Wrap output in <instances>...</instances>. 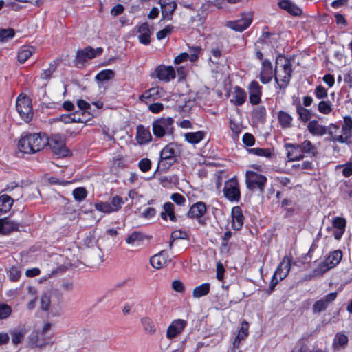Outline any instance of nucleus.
<instances>
[{"mask_svg":"<svg viewBox=\"0 0 352 352\" xmlns=\"http://www.w3.org/2000/svg\"><path fill=\"white\" fill-rule=\"evenodd\" d=\"M14 30L12 28L0 29V41H7L14 36Z\"/></svg>","mask_w":352,"mask_h":352,"instance_id":"nucleus-49","label":"nucleus"},{"mask_svg":"<svg viewBox=\"0 0 352 352\" xmlns=\"http://www.w3.org/2000/svg\"><path fill=\"white\" fill-rule=\"evenodd\" d=\"M300 151L302 153L311 154L315 156L317 153L316 148L312 144L309 140H305L301 144H299Z\"/></svg>","mask_w":352,"mask_h":352,"instance_id":"nucleus-42","label":"nucleus"},{"mask_svg":"<svg viewBox=\"0 0 352 352\" xmlns=\"http://www.w3.org/2000/svg\"><path fill=\"white\" fill-rule=\"evenodd\" d=\"M272 65L269 60L265 59L262 62V67L260 72V80L263 84H266L272 80Z\"/></svg>","mask_w":352,"mask_h":352,"instance_id":"nucleus-19","label":"nucleus"},{"mask_svg":"<svg viewBox=\"0 0 352 352\" xmlns=\"http://www.w3.org/2000/svg\"><path fill=\"white\" fill-rule=\"evenodd\" d=\"M232 228L235 230L241 229L243 225L244 217L241 208L239 206H234L232 210Z\"/></svg>","mask_w":352,"mask_h":352,"instance_id":"nucleus-24","label":"nucleus"},{"mask_svg":"<svg viewBox=\"0 0 352 352\" xmlns=\"http://www.w3.org/2000/svg\"><path fill=\"white\" fill-rule=\"evenodd\" d=\"M348 337L342 333H337L335 336L333 342L334 349H339L340 348H344L348 343Z\"/></svg>","mask_w":352,"mask_h":352,"instance_id":"nucleus-35","label":"nucleus"},{"mask_svg":"<svg viewBox=\"0 0 352 352\" xmlns=\"http://www.w3.org/2000/svg\"><path fill=\"white\" fill-rule=\"evenodd\" d=\"M179 154L180 151L176 144L170 143L166 145L160 152L158 168H160L164 172L167 171L177 162V157Z\"/></svg>","mask_w":352,"mask_h":352,"instance_id":"nucleus-3","label":"nucleus"},{"mask_svg":"<svg viewBox=\"0 0 352 352\" xmlns=\"http://www.w3.org/2000/svg\"><path fill=\"white\" fill-rule=\"evenodd\" d=\"M246 97V93L245 91L236 86L234 87L231 102L236 106H241L245 102Z\"/></svg>","mask_w":352,"mask_h":352,"instance_id":"nucleus-32","label":"nucleus"},{"mask_svg":"<svg viewBox=\"0 0 352 352\" xmlns=\"http://www.w3.org/2000/svg\"><path fill=\"white\" fill-rule=\"evenodd\" d=\"M16 107L21 118L26 122H30L33 117L31 100L21 94L18 97Z\"/></svg>","mask_w":352,"mask_h":352,"instance_id":"nucleus-7","label":"nucleus"},{"mask_svg":"<svg viewBox=\"0 0 352 352\" xmlns=\"http://www.w3.org/2000/svg\"><path fill=\"white\" fill-rule=\"evenodd\" d=\"M173 122L174 120L171 117L155 120L152 124V131L155 137L162 138L166 135L173 136L174 131Z\"/></svg>","mask_w":352,"mask_h":352,"instance_id":"nucleus-4","label":"nucleus"},{"mask_svg":"<svg viewBox=\"0 0 352 352\" xmlns=\"http://www.w3.org/2000/svg\"><path fill=\"white\" fill-rule=\"evenodd\" d=\"M248 152L250 153H252L254 155H258V156H264L266 157H271L272 156V152L270 149L267 148H250L248 149Z\"/></svg>","mask_w":352,"mask_h":352,"instance_id":"nucleus-50","label":"nucleus"},{"mask_svg":"<svg viewBox=\"0 0 352 352\" xmlns=\"http://www.w3.org/2000/svg\"><path fill=\"white\" fill-rule=\"evenodd\" d=\"M73 195L77 201L80 202L87 197V192L85 188L79 187L73 190Z\"/></svg>","mask_w":352,"mask_h":352,"instance_id":"nucleus-47","label":"nucleus"},{"mask_svg":"<svg viewBox=\"0 0 352 352\" xmlns=\"http://www.w3.org/2000/svg\"><path fill=\"white\" fill-rule=\"evenodd\" d=\"M47 144L56 155L65 157L69 153V151L65 146V139L59 135H54L47 138Z\"/></svg>","mask_w":352,"mask_h":352,"instance_id":"nucleus-9","label":"nucleus"},{"mask_svg":"<svg viewBox=\"0 0 352 352\" xmlns=\"http://www.w3.org/2000/svg\"><path fill=\"white\" fill-rule=\"evenodd\" d=\"M14 200L7 195L0 196V214L8 212L12 208Z\"/></svg>","mask_w":352,"mask_h":352,"instance_id":"nucleus-33","label":"nucleus"},{"mask_svg":"<svg viewBox=\"0 0 352 352\" xmlns=\"http://www.w3.org/2000/svg\"><path fill=\"white\" fill-rule=\"evenodd\" d=\"M253 14L252 12L241 14V18L235 20L230 21L226 23V26L238 32H243L246 30L252 23Z\"/></svg>","mask_w":352,"mask_h":352,"instance_id":"nucleus-11","label":"nucleus"},{"mask_svg":"<svg viewBox=\"0 0 352 352\" xmlns=\"http://www.w3.org/2000/svg\"><path fill=\"white\" fill-rule=\"evenodd\" d=\"M32 47H24L18 52V60L21 63H25L33 54Z\"/></svg>","mask_w":352,"mask_h":352,"instance_id":"nucleus-41","label":"nucleus"},{"mask_svg":"<svg viewBox=\"0 0 352 352\" xmlns=\"http://www.w3.org/2000/svg\"><path fill=\"white\" fill-rule=\"evenodd\" d=\"M318 111L324 114H328L332 111L331 103L329 101L322 100L318 104Z\"/></svg>","mask_w":352,"mask_h":352,"instance_id":"nucleus-51","label":"nucleus"},{"mask_svg":"<svg viewBox=\"0 0 352 352\" xmlns=\"http://www.w3.org/2000/svg\"><path fill=\"white\" fill-rule=\"evenodd\" d=\"M342 134L337 137V142L340 143L346 142L352 135V119L346 116L344 118V124L342 127Z\"/></svg>","mask_w":352,"mask_h":352,"instance_id":"nucleus-17","label":"nucleus"},{"mask_svg":"<svg viewBox=\"0 0 352 352\" xmlns=\"http://www.w3.org/2000/svg\"><path fill=\"white\" fill-rule=\"evenodd\" d=\"M96 57V53L94 48L87 46L82 50L77 52L76 56V60L78 63H84L87 59H91Z\"/></svg>","mask_w":352,"mask_h":352,"instance_id":"nucleus-26","label":"nucleus"},{"mask_svg":"<svg viewBox=\"0 0 352 352\" xmlns=\"http://www.w3.org/2000/svg\"><path fill=\"white\" fill-rule=\"evenodd\" d=\"M28 332V329L25 325H21L10 331L12 336V342L14 345H18L24 339L25 336Z\"/></svg>","mask_w":352,"mask_h":352,"instance_id":"nucleus-25","label":"nucleus"},{"mask_svg":"<svg viewBox=\"0 0 352 352\" xmlns=\"http://www.w3.org/2000/svg\"><path fill=\"white\" fill-rule=\"evenodd\" d=\"M188 238V235L186 232L182 230H175L171 233L170 239L173 240L177 239H187Z\"/></svg>","mask_w":352,"mask_h":352,"instance_id":"nucleus-57","label":"nucleus"},{"mask_svg":"<svg viewBox=\"0 0 352 352\" xmlns=\"http://www.w3.org/2000/svg\"><path fill=\"white\" fill-rule=\"evenodd\" d=\"M292 72L291 61L283 56H278L276 61L275 80L280 89H284L288 85Z\"/></svg>","mask_w":352,"mask_h":352,"instance_id":"nucleus-2","label":"nucleus"},{"mask_svg":"<svg viewBox=\"0 0 352 352\" xmlns=\"http://www.w3.org/2000/svg\"><path fill=\"white\" fill-rule=\"evenodd\" d=\"M206 133L202 131H199L197 132H190L185 133L184 138L185 140L190 144H198L205 137Z\"/></svg>","mask_w":352,"mask_h":352,"instance_id":"nucleus-34","label":"nucleus"},{"mask_svg":"<svg viewBox=\"0 0 352 352\" xmlns=\"http://www.w3.org/2000/svg\"><path fill=\"white\" fill-rule=\"evenodd\" d=\"M74 122L86 123L91 119V114L87 111L78 110L73 113Z\"/></svg>","mask_w":352,"mask_h":352,"instance_id":"nucleus-36","label":"nucleus"},{"mask_svg":"<svg viewBox=\"0 0 352 352\" xmlns=\"http://www.w3.org/2000/svg\"><path fill=\"white\" fill-rule=\"evenodd\" d=\"M12 307L6 303H0V320L8 318L12 314Z\"/></svg>","mask_w":352,"mask_h":352,"instance_id":"nucleus-48","label":"nucleus"},{"mask_svg":"<svg viewBox=\"0 0 352 352\" xmlns=\"http://www.w3.org/2000/svg\"><path fill=\"white\" fill-rule=\"evenodd\" d=\"M47 138L45 135L34 133L21 138L18 143L19 150L25 153H34L40 151L47 145Z\"/></svg>","mask_w":352,"mask_h":352,"instance_id":"nucleus-1","label":"nucleus"},{"mask_svg":"<svg viewBox=\"0 0 352 352\" xmlns=\"http://www.w3.org/2000/svg\"><path fill=\"white\" fill-rule=\"evenodd\" d=\"M333 226L338 230H345L346 221V219L342 217H336L333 219Z\"/></svg>","mask_w":352,"mask_h":352,"instance_id":"nucleus-52","label":"nucleus"},{"mask_svg":"<svg viewBox=\"0 0 352 352\" xmlns=\"http://www.w3.org/2000/svg\"><path fill=\"white\" fill-rule=\"evenodd\" d=\"M250 94V102L256 105L261 102V96L262 95V87L256 81H252L248 87Z\"/></svg>","mask_w":352,"mask_h":352,"instance_id":"nucleus-15","label":"nucleus"},{"mask_svg":"<svg viewBox=\"0 0 352 352\" xmlns=\"http://www.w3.org/2000/svg\"><path fill=\"white\" fill-rule=\"evenodd\" d=\"M164 253L165 251L162 250L150 258V263L154 268L160 269L166 265L167 257L164 256Z\"/></svg>","mask_w":352,"mask_h":352,"instance_id":"nucleus-30","label":"nucleus"},{"mask_svg":"<svg viewBox=\"0 0 352 352\" xmlns=\"http://www.w3.org/2000/svg\"><path fill=\"white\" fill-rule=\"evenodd\" d=\"M138 166L142 172L146 173L151 169V162L148 158H144L140 161Z\"/></svg>","mask_w":352,"mask_h":352,"instance_id":"nucleus-55","label":"nucleus"},{"mask_svg":"<svg viewBox=\"0 0 352 352\" xmlns=\"http://www.w3.org/2000/svg\"><path fill=\"white\" fill-rule=\"evenodd\" d=\"M3 222V234H9L14 231L19 230V224L15 221L10 220L8 218H4Z\"/></svg>","mask_w":352,"mask_h":352,"instance_id":"nucleus-44","label":"nucleus"},{"mask_svg":"<svg viewBox=\"0 0 352 352\" xmlns=\"http://www.w3.org/2000/svg\"><path fill=\"white\" fill-rule=\"evenodd\" d=\"M315 94L318 99H322L327 96V89L322 85H318L315 89Z\"/></svg>","mask_w":352,"mask_h":352,"instance_id":"nucleus-63","label":"nucleus"},{"mask_svg":"<svg viewBox=\"0 0 352 352\" xmlns=\"http://www.w3.org/2000/svg\"><path fill=\"white\" fill-rule=\"evenodd\" d=\"M278 6L287 10L289 14L294 16H299L302 14V10L289 0H281L278 2Z\"/></svg>","mask_w":352,"mask_h":352,"instance_id":"nucleus-28","label":"nucleus"},{"mask_svg":"<svg viewBox=\"0 0 352 352\" xmlns=\"http://www.w3.org/2000/svg\"><path fill=\"white\" fill-rule=\"evenodd\" d=\"M210 52L212 55V57L210 58V61H211L214 64L219 63V59L221 56V51L218 48L212 49Z\"/></svg>","mask_w":352,"mask_h":352,"instance_id":"nucleus-59","label":"nucleus"},{"mask_svg":"<svg viewBox=\"0 0 352 352\" xmlns=\"http://www.w3.org/2000/svg\"><path fill=\"white\" fill-rule=\"evenodd\" d=\"M296 111L299 115L300 118L303 122H307L311 118L310 111L308 109L304 108L300 104L297 105Z\"/></svg>","mask_w":352,"mask_h":352,"instance_id":"nucleus-46","label":"nucleus"},{"mask_svg":"<svg viewBox=\"0 0 352 352\" xmlns=\"http://www.w3.org/2000/svg\"><path fill=\"white\" fill-rule=\"evenodd\" d=\"M293 167L298 170H311L313 169V164L311 162L305 161L301 164L293 165Z\"/></svg>","mask_w":352,"mask_h":352,"instance_id":"nucleus-58","label":"nucleus"},{"mask_svg":"<svg viewBox=\"0 0 352 352\" xmlns=\"http://www.w3.org/2000/svg\"><path fill=\"white\" fill-rule=\"evenodd\" d=\"M28 345L31 348H41L47 345V342L39 331H34L28 336Z\"/></svg>","mask_w":352,"mask_h":352,"instance_id":"nucleus-18","label":"nucleus"},{"mask_svg":"<svg viewBox=\"0 0 352 352\" xmlns=\"http://www.w3.org/2000/svg\"><path fill=\"white\" fill-rule=\"evenodd\" d=\"M210 285L208 283H203L199 286L196 287L192 292V296L195 298H199L202 296H206L210 292Z\"/></svg>","mask_w":352,"mask_h":352,"instance_id":"nucleus-38","label":"nucleus"},{"mask_svg":"<svg viewBox=\"0 0 352 352\" xmlns=\"http://www.w3.org/2000/svg\"><path fill=\"white\" fill-rule=\"evenodd\" d=\"M173 30V26L172 25H167L165 28L163 30H160L157 33V38L158 40H162L166 36H167L168 34H170Z\"/></svg>","mask_w":352,"mask_h":352,"instance_id":"nucleus-54","label":"nucleus"},{"mask_svg":"<svg viewBox=\"0 0 352 352\" xmlns=\"http://www.w3.org/2000/svg\"><path fill=\"white\" fill-rule=\"evenodd\" d=\"M308 131L314 135H323L327 133V128L318 123L317 120H311L307 125Z\"/></svg>","mask_w":352,"mask_h":352,"instance_id":"nucleus-29","label":"nucleus"},{"mask_svg":"<svg viewBox=\"0 0 352 352\" xmlns=\"http://www.w3.org/2000/svg\"><path fill=\"white\" fill-rule=\"evenodd\" d=\"M337 292H331L324 296L320 300H316L312 307V311L314 314H319L324 311L329 305L332 303L337 298Z\"/></svg>","mask_w":352,"mask_h":352,"instance_id":"nucleus-12","label":"nucleus"},{"mask_svg":"<svg viewBox=\"0 0 352 352\" xmlns=\"http://www.w3.org/2000/svg\"><path fill=\"white\" fill-rule=\"evenodd\" d=\"M21 276V271L16 267H11L9 278L12 281H16Z\"/></svg>","mask_w":352,"mask_h":352,"instance_id":"nucleus-61","label":"nucleus"},{"mask_svg":"<svg viewBox=\"0 0 352 352\" xmlns=\"http://www.w3.org/2000/svg\"><path fill=\"white\" fill-rule=\"evenodd\" d=\"M266 117V110L265 107L259 106L254 109L252 111V118L258 122H264Z\"/></svg>","mask_w":352,"mask_h":352,"instance_id":"nucleus-40","label":"nucleus"},{"mask_svg":"<svg viewBox=\"0 0 352 352\" xmlns=\"http://www.w3.org/2000/svg\"><path fill=\"white\" fill-rule=\"evenodd\" d=\"M290 262V259L287 256H285L274 273V278L278 277L279 280L284 279L289 272Z\"/></svg>","mask_w":352,"mask_h":352,"instance_id":"nucleus-22","label":"nucleus"},{"mask_svg":"<svg viewBox=\"0 0 352 352\" xmlns=\"http://www.w3.org/2000/svg\"><path fill=\"white\" fill-rule=\"evenodd\" d=\"M206 212V206L205 203L199 201L193 204L189 209L187 216L191 219H199Z\"/></svg>","mask_w":352,"mask_h":352,"instance_id":"nucleus-21","label":"nucleus"},{"mask_svg":"<svg viewBox=\"0 0 352 352\" xmlns=\"http://www.w3.org/2000/svg\"><path fill=\"white\" fill-rule=\"evenodd\" d=\"M41 309L43 310H44V311L48 310L50 305V298L47 294H44L42 295L41 298Z\"/></svg>","mask_w":352,"mask_h":352,"instance_id":"nucleus-62","label":"nucleus"},{"mask_svg":"<svg viewBox=\"0 0 352 352\" xmlns=\"http://www.w3.org/2000/svg\"><path fill=\"white\" fill-rule=\"evenodd\" d=\"M249 324L246 321H243L241 323V328L238 332L236 337L235 338L233 342V347L235 349H239L241 342L244 340L248 336L249 331Z\"/></svg>","mask_w":352,"mask_h":352,"instance_id":"nucleus-27","label":"nucleus"},{"mask_svg":"<svg viewBox=\"0 0 352 352\" xmlns=\"http://www.w3.org/2000/svg\"><path fill=\"white\" fill-rule=\"evenodd\" d=\"M56 65L54 64H50L49 67L44 70L43 73L41 74V78L44 80H48L51 77L52 74L56 70Z\"/></svg>","mask_w":352,"mask_h":352,"instance_id":"nucleus-56","label":"nucleus"},{"mask_svg":"<svg viewBox=\"0 0 352 352\" xmlns=\"http://www.w3.org/2000/svg\"><path fill=\"white\" fill-rule=\"evenodd\" d=\"M243 142L245 145L248 146H252V145L254 144L255 139L252 134L247 133H245L243 137Z\"/></svg>","mask_w":352,"mask_h":352,"instance_id":"nucleus-64","label":"nucleus"},{"mask_svg":"<svg viewBox=\"0 0 352 352\" xmlns=\"http://www.w3.org/2000/svg\"><path fill=\"white\" fill-rule=\"evenodd\" d=\"M141 323L146 333L153 335L155 333L156 328L151 318L144 317L141 319Z\"/></svg>","mask_w":352,"mask_h":352,"instance_id":"nucleus-37","label":"nucleus"},{"mask_svg":"<svg viewBox=\"0 0 352 352\" xmlns=\"http://www.w3.org/2000/svg\"><path fill=\"white\" fill-rule=\"evenodd\" d=\"M278 122L282 128H289L292 126V117L285 111H280L278 115Z\"/></svg>","mask_w":352,"mask_h":352,"instance_id":"nucleus-39","label":"nucleus"},{"mask_svg":"<svg viewBox=\"0 0 352 352\" xmlns=\"http://www.w3.org/2000/svg\"><path fill=\"white\" fill-rule=\"evenodd\" d=\"M136 140L139 144H146L152 140V136L148 129L143 125L137 126Z\"/></svg>","mask_w":352,"mask_h":352,"instance_id":"nucleus-23","label":"nucleus"},{"mask_svg":"<svg viewBox=\"0 0 352 352\" xmlns=\"http://www.w3.org/2000/svg\"><path fill=\"white\" fill-rule=\"evenodd\" d=\"M144 239V236L142 232L135 231L126 239V242L128 244L139 245Z\"/></svg>","mask_w":352,"mask_h":352,"instance_id":"nucleus-43","label":"nucleus"},{"mask_svg":"<svg viewBox=\"0 0 352 352\" xmlns=\"http://www.w3.org/2000/svg\"><path fill=\"white\" fill-rule=\"evenodd\" d=\"M287 146L291 148L287 152V157L289 162L298 161L304 157V155L300 153L302 152L300 151L299 144H289Z\"/></svg>","mask_w":352,"mask_h":352,"instance_id":"nucleus-31","label":"nucleus"},{"mask_svg":"<svg viewBox=\"0 0 352 352\" xmlns=\"http://www.w3.org/2000/svg\"><path fill=\"white\" fill-rule=\"evenodd\" d=\"M154 75L160 80L168 82L175 78V72L173 67L160 65L157 66Z\"/></svg>","mask_w":352,"mask_h":352,"instance_id":"nucleus-13","label":"nucleus"},{"mask_svg":"<svg viewBox=\"0 0 352 352\" xmlns=\"http://www.w3.org/2000/svg\"><path fill=\"white\" fill-rule=\"evenodd\" d=\"M342 258V252L340 250L331 252L314 271L315 275H322L328 270L337 266Z\"/></svg>","mask_w":352,"mask_h":352,"instance_id":"nucleus-5","label":"nucleus"},{"mask_svg":"<svg viewBox=\"0 0 352 352\" xmlns=\"http://www.w3.org/2000/svg\"><path fill=\"white\" fill-rule=\"evenodd\" d=\"M187 324V322L182 319L173 320L166 331V337L171 340L180 334Z\"/></svg>","mask_w":352,"mask_h":352,"instance_id":"nucleus-14","label":"nucleus"},{"mask_svg":"<svg viewBox=\"0 0 352 352\" xmlns=\"http://www.w3.org/2000/svg\"><path fill=\"white\" fill-rule=\"evenodd\" d=\"M267 178L261 174L254 171H248L246 173V184L248 188L251 190H258L260 192H263Z\"/></svg>","mask_w":352,"mask_h":352,"instance_id":"nucleus-8","label":"nucleus"},{"mask_svg":"<svg viewBox=\"0 0 352 352\" xmlns=\"http://www.w3.org/2000/svg\"><path fill=\"white\" fill-rule=\"evenodd\" d=\"M224 196L230 201H239L241 197L239 186L234 178L228 180L223 188Z\"/></svg>","mask_w":352,"mask_h":352,"instance_id":"nucleus-10","label":"nucleus"},{"mask_svg":"<svg viewBox=\"0 0 352 352\" xmlns=\"http://www.w3.org/2000/svg\"><path fill=\"white\" fill-rule=\"evenodd\" d=\"M115 76V72L111 69H104L101 72H100L96 76V80L97 81H107L111 80Z\"/></svg>","mask_w":352,"mask_h":352,"instance_id":"nucleus-45","label":"nucleus"},{"mask_svg":"<svg viewBox=\"0 0 352 352\" xmlns=\"http://www.w3.org/2000/svg\"><path fill=\"white\" fill-rule=\"evenodd\" d=\"M138 40L144 45H148L151 43L150 36L152 32L148 23H144L138 28Z\"/></svg>","mask_w":352,"mask_h":352,"instance_id":"nucleus-20","label":"nucleus"},{"mask_svg":"<svg viewBox=\"0 0 352 352\" xmlns=\"http://www.w3.org/2000/svg\"><path fill=\"white\" fill-rule=\"evenodd\" d=\"M339 129V126L334 124H331L327 129L328 133L331 135L332 140L334 142H337L336 138L340 136V135L338 134Z\"/></svg>","mask_w":352,"mask_h":352,"instance_id":"nucleus-53","label":"nucleus"},{"mask_svg":"<svg viewBox=\"0 0 352 352\" xmlns=\"http://www.w3.org/2000/svg\"><path fill=\"white\" fill-rule=\"evenodd\" d=\"M126 201H127V198H125V200H124L120 196L114 195L108 201L96 203L95 208L100 212L110 214L119 211Z\"/></svg>","mask_w":352,"mask_h":352,"instance_id":"nucleus-6","label":"nucleus"},{"mask_svg":"<svg viewBox=\"0 0 352 352\" xmlns=\"http://www.w3.org/2000/svg\"><path fill=\"white\" fill-rule=\"evenodd\" d=\"M158 3L162 8V18L164 19L170 20L172 15L177 8L176 2L173 1H167V0H159Z\"/></svg>","mask_w":352,"mask_h":352,"instance_id":"nucleus-16","label":"nucleus"},{"mask_svg":"<svg viewBox=\"0 0 352 352\" xmlns=\"http://www.w3.org/2000/svg\"><path fill=\"white\" fill-rule=\"evenodd\" d=\"M171 199L177 205L184 206L186 201V198L179 193H173Z\"/></svg>","mask_w":352,"mask_h":352,"instance_id":"nucleus-60","label":"nucleus"}]
</instances>
